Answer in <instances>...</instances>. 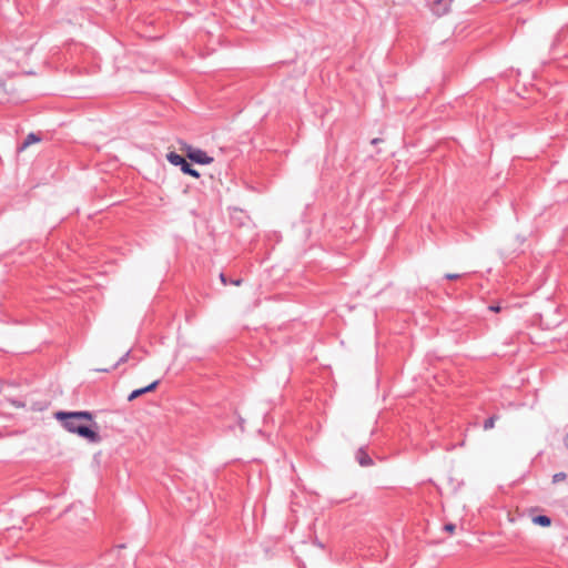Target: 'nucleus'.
Returning <instances> with one entry per match:
<instances>
[{
	"instance_id": "nucleus-5",
	"label": "nucleus",
	"mask_w": 568,
	"mask_h": 568,
	"mask_svg": "<svg viewBox=\"0 0 568 568\" xmlns=\"http://www.w3.org/2000/svg\"><path fill=\"white\" fill-rule=\"evenodd\" d=\"M358 463L361 466H371L373 464V460L372 458L368 456V454L366 452H364L363 449H359L357 452V456H356Z\"/></svg>"
},
{
	"instance_id": "nucleus-11",
	"label": "nucleus",
	"mask_w": 568,
	"mask_h": 568,
	"mask_svg": "<svg viewBox=\"0 0 568 568\" xmlns=\"http://www.w3.org/2000/svg\"><path fill=\"white\" fill-rule=\"evenodd\" d=\"M495 420H496L495 416L489 417L488 419H486L485 423H484V428L486 430L491 429L495 426Z\"/></svg>"
},
{
	"instance_id": "nucleus-10",
	"label": "nucleus",
	"mask_w": 568,
	"mask_h": 568,
	"mask_svg": "<svg viewBox=\"0 0 568 568\" xmlns=\"http://www.w3.org/2000/svg\"><path fill=\"white\" fill-rule=\"evenodd\" d=\"M566 478H567L566 473L560 471V473H557V474H555V475L552 476V483H554V484H557V483H559V481L565 480Z\"/></svg>"
},
{
	"instance_id": "nucleus-3",
	"label": "nucleus",
	"mask_w": 568,
	"mask_h": 568,
	"mask_svg": "<svg viewBox=\"0 0 568 568\" xmlns=\"http://www.w3.org/2000/svg\"><path fill=\"white\" fill-rule=\"evenodd\" d=\"M453 0H435L432 10L437 17H442L449 11V7Z\"/></svg>"
},
{
	"instance_id": "nucleus-6",
	"label": "nucleus",
	"mask_w": 568,
	"mask_h": 568,
	"mask_svg": "<svg viewBox=\"0 0 568 568\" xmlns=\"http://www.w3.org/2000/svg\"><path fill=\"white\" fill-rule=\"evenodd\" d=\"M166 159H168V161H169L171 164H173V165H175V166H180V168H181V166L184 164V162H185L184 158H182L181 155H179V154H176V153H174V152H170V153H168V154H166Z\"/></svg>"
},
{
	"instance_id": "nucleus-14",
	"label": "nucleus",
	"mask_w": 568,
	"mask_h": 568,
	"mask_svg": "<svg viewBox=\"0 0 568 568\" xmlns=\"http://www.w3.org/2000/svg\"><path fill=\"white\" fill-rule=\"evenodd\" d=\"M489 310L491 312H496L497 313V312H500L501 307L499 305H490Z\"/></svg>"
},
{
	"instance_id": "nucleus-17",
	"label": "nucleus",
	"mask_w": 568,
	"mask_h": 568,
	"mask_svg": "<svg viewBox=\"0 0 568 568\" xmlns=\"http://www.w3.org/2000/svg\"><path fill=\"white\" fill-rule=\"evenodd\" d=\"M241 282H242L241 280H234V281H232L231 283H232L233 285L239 286V285H241Z\"/></svg>"
},
{
	"instance_id": "nucleus-18",
	"label": "nucleus",
	"mask_w": 568,
	"mask_h": 568,
	"mask_svg": "<svg viewBox=\"0 0 568 568\" xmlns=\"http://www.w3.org/2000/svg\"><path fill=\"white\" fill-rule=\"evenodd\" d=\"M128 356H129V353H126V354L123 356V358H121V361H120V362H124V361H126Z\"/></svg>"
},
{
	"instance_id": "nucleus-8",
	"label": "nucleus",
	"mask_w": 568,
	"mask_h": 568,
	"mask_svg": "<svg viewBox=\"0 0 568 568\" xmlns=\"http://www.w3.org/2000/svg\"><path fill=\"white\" fill-rule=\"evenodd\" d=\"M40 141V138L37 136L34 133H30L27 135L24 142L22 143L20 150L27 149L29 145L37 143Z\"/></svg>"
},
{
	"instance_id": "nucleus-19",
	"label": "nucleus",
	"mask_w": 568,
	"mask_h": 568,
	"mask_svg": "<svg viewBox=\"0 0 568 568\" xmlns=\"http://www.w3.org/2000/svg\"><path fill=\"white\" fill-rule=\"evenodd\" d=\"M378 142H379V139H374V140L372 141V143H373V144H378Z\"/></svg>"
},
{
	"instance_id": "nucleus-7",
	"label": "nucleus",
	"mask_w": 568,
	"mask_h": 568,
	"mask_svg": "<svg viewBox=\"0 0 568 568\" xmlns=\"http://www.w3.org/2000/svg\"><path fill=\"white\" fill-rule=\"evenodd\" d=\"M531 521L535 525L542 526V527H549L551 525V519L548 516L539 515L531 518Z\"/></svg>"
},
{
	"instance_id": "nucleus-20",
	"label": "nucleus",
	"mask_w": 568,
	"mask_h": 568,
	"mask_svg": "<svg viewBox=\"0 0 568 568\" xmlns=\"http://www.w3.org/2000/svg\"><path fill=\"white\" fill-rule=\"evenodd\" d=\"M4 88V82H0V89Z\"/></svg>"
},
{
	"instance_id": "nucleus-2",
	"label": "nucleus",
	"mask_w": 568,
	"mask_h": 568,
	"mask_svg": "<svg viewBox=\"0 0 568 568\" xmlns=\"http://www.w3.org/2000/svg\"><path fill=\"white\" fill-rule=\"evenodd\" d=\"M180 150L193 162L197 164H210L213 162V158L209 156L206 152L201 149L194 148L187 143H181Z\"/></svg>"
},
{
	"instance_id": "nucleus-16",
	"label": "nucleus",
	"mask_w": 568,
	"mask_h": 568,
	"mask_svg": "<svg viewBox=\"0 0 568 568\" xmlns=\"http://www.w3.org/2000/svg\"><path fill=\"white\" fill-rule=\"evenodd\" d=\"M564 445L568 449V433L564 437Z\"/></svg>"
},
{
	"instance_id": "nucleus-1",
	"label": "nucleus",
	"mask_w": 568,
	"mask_h": 568,
	"mask_svg": "<svg viewBox=\"0 0 568 568\" xmlns=\"http://www.w3.org/2000/svg\"><path fill=\"white\" fill-rule=\"evenodd\" d=\"M54 417L62 423L68 432L78 434L90 443L101 440L97 432L98 425L93 422V415L90 412H57Z\"/></svg>"
},
{
	"instance_id": "nucleus-9",
	"label": "nucleus",
	"mask_w": 568,
	"mask_h": 568,
	"mask_svg": "<svg viewBox=\"0 0 568 568\" xmlns=\"http://www.w3.org/2000/svg\"><path fill=\"white\" fill-rule=\"evenodd\" d=\"M181 170H182V172H183V173H185V174H190V175H192V176H194V178H199V176H200L199 172H197L196 170H193V169L191 168V165H190L186 161H185V162H184V164L181 166Z\"/></svg>"
},
{
	"instance_id": "nucleus-15",
	"label": "nucleus",
	"mask_w": 568,
	"mask_h": 568,
	"mask_svg": "<svg viewBox=\"0 0 568 568\" xmlns=\"http://www.w3.org/2000/svg\"><path fill=\"white\" fill-rule=\"evenodd\" d=\"M220 280H221V282H222L224 285H226V284H227V280H226V277H225V275H224L223 273H221V274H220Z\"/></svg>"
},
{
	"instance_id": "nucleus-13",
	"label": "nucleus",
	"mask_w": 568,
	"mask_h": 568,
	"mask_svg": "<svg viewBox=\"0 0 568 568\" xmlns=\"http://www.w3.org/2000/svg\"><path fill=\"white\" fill-rule=\"evenodd\" d=\"M459 277H460V275L456 274V273H448L445 275V278H447V280H457Z\"/></svg>"
},
{
	"instance_id": "nucleus-12",
	"label": "nucleus",
	"mask_w": 568,
	"mask_h": 568,
	"mask_svg": "<svg viewBox=\"0 0 568 568\" xmlns=\"http://www.w3.org/2000/svg\"><path fill=\"white\" fill-rule=\"evenodd\" d=\"M455 528H456V526H455L454 524H446V525L444 526V529H445L447 532H449V534H453V532L455 531Z\"/></svg>"
},
{
	"instance_id": "nucleus-4",
	"label": "nucleus",
	"mask_w": 568,
	"mask_h": 568,
	"mask_svg": "<svg viewBox=\"0 0 568 568\" xmlns=\"http://www.w3.org/2000/svg\"><path fill=\"white\" fill-rule=\"evenodd\" d=\"M158 385H159V381H155V382L151 383L150 385H148V386H145V387H143V388L135 389V390H133V392L129 395L128 399H129L130 402H131V400H134L135 398H138L139 396H141V395H143V394H145V393H148V392H152V390H154V389L156 388V386H158Z\"/></svg>"
}]
</instances>
